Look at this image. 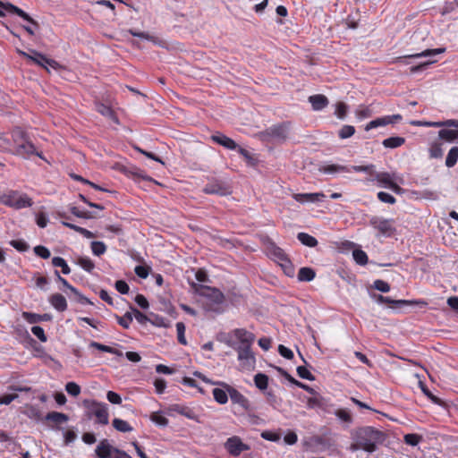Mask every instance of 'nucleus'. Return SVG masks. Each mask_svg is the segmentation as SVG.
<instances>
[{"label":"nucleus","mask_w":458,"mask_h":458,"mask_svg":"<svg viewBox=\"0 0 458 458\" xmlns=\"http://www.w3.org/2000/svg\"><path fill=\"white\" fill-rule=\"evenodd\" d=\"M351 452L362 450L368 454L375 453L387 438L385 431L372 426H360L351 430Z\"/></svg>","instance_id":"f257e3e1"},{"label":"nucleus","mask_w":458,"mask_h":458,"mask_svg":"<svg viewBox=\"0 0 458 458\" xmlns=\"http://www.w3.org/2000/svg\"><path fill=\"white\" fill-rule=\"evenodd\" d=\"M0 202L15 209L29 208L33 204L32 199L27 194H19L16 191L0 194Z\"/></svg>","instance_id":"f03ea898"},{"label":"nucleus","mask_w":458,"mask_h":458,"mask_svg":"<svg viewBox=\"0 0 458 458\" xmlns=\"http://www.w3.org/2000/svg\"><path fill=\"white\" fill-rule=\"evenodd\" d=\"M435 128L445 127L438 131V138L446 142L458 140V120L448 119L441 121V123H430Z\"/></svg>","instance_id":"7ed1b4c3"},{"label":"nucleus","mask_w":458,"mask_h":458,"mask_svg":"<svg viewBox=\"0 0 458 458\" xmlns=\"http://www.w3.org/2000/svg\"><path fill=\"white\" fill-rule=\"evenodd\" d=\"M259 137L263 141H284L288 137V127L285 123H280L267 128L259 133Z\"/></svg>","instance_id":"20e7f679"},{"label":"nucleus","mask_w":458,"mask_h":458,"mask_svg":"<svg viewBox=\"0 0 458 458\" xmlns=\"http://www.w3.org/2000/svg\"><path fill=\"white\" fill-rule=\"evenodd\" d=\"M238 353V360L242 369L250 370L255 368L256 359L251 346H233Z\"/></svg>","instance_id":"39448f33"},{"label":"nucleus","mask_w":458,"mask_h":458,"mask_svg":"<svg viewBox=\"0 0 458 458\" xmlns=\"http://www.w3.org/2000/svg\"><path fill=\"white\" fill-rule=\"evenodd\" d=\"M191 287L197 293L208 298L216 304H221L225 301L224 293L217 288L199 284L196 283H192Z\"/></svg>","instance_id":"423d86ee"},{"label":"nucleus","mask_w":458,"mask_h":458,"mask_svg":"<svg viewBox=\"0 0 458 458\" xmlns=\"http://www.w3.org/2000/svg\"><path fill=\"white\" fill-rule=\"evenodd\" d=\"M369 225L385 236H391L394 233V220L373 216L369 219Z\"/></svg>","instance_id":"0eeeda50"},{"label":"nucleus","mask_w":458,"mask_h":458,"mask_svg":"<svg viewBox=\"0 0 458 458\" xmlns=\"http://www.w3.org/2000/svg\"><path fill=\"white\" fill-rule=\"evenodd\" d=\"M32 55H29L25 52L21 51L20 54L26 58L31 60L34 64L45 68L47 72H49V69L47 68V65L52 67L53 69H57L59 67V64L55 61L54 59H50L47 57L45 55L36 51H31Z\"/></svg>","instance_id":"6e6552de"},{"label":"nucleus","mask_w":458,"mask_h":458,"mask_svg":"<svg viewBox=\"0 0 458 458\" xmlns=\"http://www.w3.org/2000/svg\"><path fill=\"white\" fill-rule=\"evenodd\" d=\"M445 52V47H439V48H435V49L427 48V49L421 50L420 52H416V53H412V54H409V55H402V56H397L393 59L392 63L393 64H408L406 62V59H408V58L411 59V58H421V57H432L437 55L443 54Z\"/></svg>","instance_id":"1a4fd4ad"},{"label":"nucleus","mask_w":458,"mask_h":458,"mask_svg":"<svg viewBox=\"0 0 458 458\" xmlns=\"http://www.w3.org/2000/svg\"><path fill=\"white\" fill-rule=\"evenodd\" d=\"M225 448L230 455L237 457L242 452L250 450V445L244 444L240 437L233 436L227 438L225 443Z\"/></svg>","instance_id":"9d476101"},{"label":"nucleus","mask_w":458,"mask_h":458,"mask_svg":"<svg viewBox=\"0 0 458 458\" xmlns=\"http://www.w3.org/2000/svg\"><path fill=\"white\" fill-rule=\"evenodd\" d=\"M203 191L207 194H216L219 196H227L232 193L231 187L218 180L209 182L203 188Z\"/></svg>","instance_id":"9b49d317"},{"label":"nucleus","mask_w":458,"mask_h":458,"mask_svg":"<svg viewBox=\"0 0 458 458\" xmlns=\"http://www.w3.org/2000/svg\"><path fill=\"white\" fill-rule=\"evenodd\" d=\"M90 409L91 413L97 417V422L101 425L108 424V411L107 405L103 403L92 401L91 405H87Z\"/></svg>","instance_id":"f8f14e48"},{"label":"nucleus","mask_w":458,"mask_h":458,"mask_svg":"<svg viewBox=\"0 0 458 458\" xmlns=\"http://www.w3.org/2000/svg\"><path fill=\"white\" fill-rule=\"evenodd\" d=\"M373 297L378 303L394 304L395 307H401L403 305L415 304V305L420 306V308H424L428 305L427 301H425L423 300H419V301L397 300V301H394L390 297H386L381 294H374Z\"/></svg>","instance_id":"ddd939ff"},{"label":"nucleus","mask_w":458,"mask_h":458,"mask_svg":"<svg viewBox=\"0 0 458 458\" xmlns=\"http://www.w3.org/2000/svg\"><path fill=\"white\" fill-rule=\"evenodd\" d=\"M13 154L22 157L23 158H29L31 155H36L42 159L44 158L42 154L36 150L34 144L30 140L18 143Z\"/></svg>","instance_id":"4468645a"},{"label":"nucleus","mask_w":458,"mask_h":458,"mask_svg":"<svg viewBox=\"0 0 458 458\" xmlns=\"http://www.w3.org/2000/svg\"><path fill=\"white\" fill-rule=\"evenodd\" d=\"M403 119L402 115L399 114L393 115H386L382 117H378L375 120L370 121L365 127L366 131H369L374 128H377L379 126H386L388 124H394L399 123Z\"/></svg>","instance_id":"2eb2a0df"},{"label":"nucleus","mask_w":458,"mask_h":458,"mask_svg":"<svg viewBox=\"0 0 458 458\" xmlns=\"http://www.w3.org/2000/svg\"><path fill=\"white\" fill-rule=\"evenodd\" d=\"M0 7L4 8L5 11L14 13L23 19L24 21H28L31 25H33L36 29L39 28V24L38 21H36L34 19H32L27 13H25L23 10L19 8L18 6L11 4V3H3L0 1Z\"/></svg>","instance_id":"dca6fc26"},{"label":"nucleus","mask_w":458,"mask_h":458,"mask_svg":"<svg viewBox=\"0 0 458 458\" xmlns=\"http://www.w3.org/2000/svg\"><path fill=\"white\" fill-rule=\"evenodd\" d=\"M216 384L227 390L228 395L233 403H237L243 408H247L249 401L241 392L225 382H216Z\"/></svg>","instance_id":"f3484780"},{"label":"nucleus","mask_w":458,"mask_h":458,"mask_svg":"<svg viewBox=\"0 0 458 458\" xmlns=\"http://www.w3.org/2000/svg\"><path fill=\"white\" fill-rule=\"evenodd\" d=\"M267 251L270 256L278 260L280 263H286V266H288L292 270V262L282 248L277 246L275 242H271L267 245Z\"/></svg>","instance_id":"a211bd4d"},{"label":"nucleus","mask_w":458,"mask_h":458,"mask_svg":"<svg viewBox=\"0 0 458 458\" xmlns=\"http://www.w3.org/2000/svg\"><path fill=\"white\" fill-rule=\"evenodd\" d=\"M210 139L215 143L221 145L224 148L230 150H235L238 148V144L233 139L227 137L226 135L221 132H216V134H213L210 137Z\"/></svg>","instance_id":"6ab92c4d"},{"label":"nucleus","mask_w":458,"mask_h":458,"mask_svg":"<svg viewBox=\"0 0 458 458\" xmlns=\"http://www.w3.org/2000/svg\"><path fill=\"white\" fill-rule=\"evenodd\" d=\"M293 199L301 203L305 202H321L326 198V195L323 192H314V193H295L293 194Z\"/></svg>","instance_id":"aec40b11"},{"label":"nucleus","mask_w":458,"mask_h":458,"mask_svg":"<svg viewBox=\"0 0 458 458\" xmlns=\"http://www.w3.org/2000/svg\"><path fill=\"white\" fill-rule=\"evenodd\" d=\"M235 337L240 341L236 346H251L255 340V335L251 332L243 328H237L233 331Z\"/></svg>","instance_id":"412c9836"},{"label":"nucleus","mask_w":458,"mask_h":458,"mask_svg":"<svg viewBox=\"0 0 458 458\" xmlns=\"http://www.w3.org/2000/svg\"><path fill=\"white\" fill-rule=\"evenodd\" d=\"M114 446L107 439H103L98 445L95 453L98 458H112Z\"/></svg>","instance_id":"4be33fe9"},{"label":"nucleus","mask_w":458,"mask_h":458,"mask_svg":"<svg viewBox=\"0 0 458 458\" xmlns=\"http://www.w3.org/2000/svg\"><path fill=\"white\" fill-rule=\"evenodd\" d=\"M48 301L59 312H64L67 310V301L61 293L52 294L49 297Z\"/></svg>","instance_id":"5701e85b"},{"label":"nucleus","mask_w":458,"mask_h":458,"mask_svg":"<svg viewBox=\"0 0 458 458\" xmlns=\"http://www.w3.org/2000/svg\"><path fill=\"white\" fill-rule=\"evenodd\" d=\"M309 102L311 104L313 110L320 111L327 106L329 101L325 95L316 94L309 97Z\"/></svg>","instance_id":"b1692460"},{"label":"nucleus","mask_w":458,"mask_h":458,"mask_svg":"<svg viewBox=\"0 0 458 458\" xmlns=\"http://www.w3.org/2000/svg\"><path fill=\"white\" fill-rule=\"evenodd\" d=\"M22 318L30 324H37L42 321H50L52 319V315L47 313L40 315L32 312H23Z\"/></svg>","instance_id":"393cba45"},{"label":"nucleus","mask_w":458,"mask_h":458,"mask_svg":"<svg viewBox=\"0 0 458 458\" xmlns=\"http://www.w3.org/2000/svg\"><path fill=\"white\" fill-rule=\"evenodd\" d=\"M394 174L391 175L387 172H375L374 174V179H370L369 181H377L380 186H383L385 188H389L390 184L394 182L393 176Z\"/></svg>","instance_id":"a878e982"},{"label":"nucleus","mask_w":458,"mask_h":458,"mask_svg":"<svg viewBox=\"0 0 458 458\" xmlns=\"http://www.w3.org/2000/svg\"><path fill=\"white\" fill-rule=\"evenodd\" d=\"M405 143V139L400 136H393L383 140L382 145L386 148H396Z\"/></svg>","instance_id":"bb28decb"},{"label":"nucleus","mask_w":458,"mask_h":458,"mask_svg":"<svg viewBox=\"0 0 458 458\" xmlns=\"http://www.w3.org/2000/svg\"><path fill=\"white\" fill-rule=\"evenodd\" d=\"M45 420L55 424H63L68 421L69 417L68 415L62 412L50 411L46 415Z\"/></svg>","instance_id":"cd10ccee"},{"label":"nucleus","mask_w":458,"mask_h":458,"mask_svg":"<svg viewBox=\"0 0 458 458\" xmlns=\"http://www.w3.org/2000/svg\"><path fill=\"white\" fill-rule=\"evenodd\" d=\"M297 276L298 280L301 282H310L315 278L316 273L314 269L303 267L300 268Z\"/></svg>","instance_id":"c85d7f7f"},{"label":"nucleus","mask_w":458,"mask_h":458,"mask_svg":"<svg viewBox=\"0 0 458 458\" xmlns=\"http://www.w3.org/2000/svg\"><path fill=\"white\" fill-rule=\"evenodd\" d=\"M319 171L324 174H335V173H347L350 169L347 166L341 165H327L321 166Z\"/></svg>","instance_id":"c756f323"},{"label":"nucleus","mask_w":458,"mask_h":458,"mask_svg":"<svg viewBox=\"0 0 458 458\" xmlns=\"http://www.w3.org/2000/svg\"><path fill=\"white\" fill-rule=\"evenodd\" d=\"M297 239L301 242V244L311 248L316 247L318 243L315 237L307 233H299L297 234Z\"/></svg>","instance_id":"7c9ffc66"},{"label":"nucleus","mask_w":458,"mask_h":458,"mask_svg":"<svg viewBox=\"0 0 458 458\" xmlns=\"http://www.w3.org/2000/svg\"><path fill=\"white\" fill-rule=\"evenodd\" d=\"M90 346L93 348H96L97 350H99L101 352L112 353V354L117 355L119 357H122L123 355V353L121 351H119L118 349L99 344L98 342H91Z\"/></svg>","instance_id":"2f4dec72"},{"label":"nucleus","mask_w":458,"mask_h":458,"mask_svg":"<svg viewBox=\"0 0 458 458\" xmlns=\"http://www.w3.org/2000/svg\"><path fill=\"white\" fill-rule=\"evenodd\" d=\"M12 139H13V142L15 143V146H17L18 143L29 140V137H28L26 131H23L21 127H16L13 130Z\"/></svg>","instance_id":"473e14b6"},{"label":"nucleus","mask_w":458,"mask_h":458,"mask_svg":"<svg viewBox=\"0 0 458 458\" xmlns=\"http://www.w3.org/2000/svg\"><path fill=\"white\" fill-rule=\"evenodd\" d=\"M23 414L36 421H40L43 419L42 413L39 411V409L33 405L27 406L25 411H23Z\"/></svg>","instance_id":"72a5a7b5"},{"label":"nucleus","mask_w":458,"mask_h":458,"mask_svg":"<svg viewBox=\"0 0 458 458\" xmlns=\"http://www.w3.org/2000/svg\"><path fill=\"white\" fill-rule=\"evenodd\" d=\"M113 427L120 432H131L132 431V427L125 420L122 419L115 418L112 421Z\"/></svg>","instance_id":"f704fd0d"},{"label":"nucleus","mask_w":458,"mask_h":458,"mask_svg":"<svg viewBox=\"0 0 458 458\" xmlns=\"http://www.w3.org/2000/svg\"><path fill=\"white\" fill-rule=\"evenodd\" d=\"M268 380V377L263 373H258L254 376V384L256 387L261 391H264L267 388Z\"/></svg>","instance_id":"c9c22d12"},{"label":"nucleus","mask_w":458,"mask_h":458,"mask_svg":"<svg viewBox=\"0 0 458 458\" xmlns=\"http://www.w3.org/2000/svg\"><path fill=\"white\" fill-rule=\"evenodd\" d=\"M334 414L343 422L347 425H351L353 422V419L350 411L346 409H337Z\"/></svg>","instance_id":"e433bc0d"},{"label":"nucleus","mask_w":458,"mask_h":458,"mask_svg":"<svg viewBox=\"0 0 458 458\" xmlns=\"http://www.w3.org/2000/svg\"><path fill=\"white\" fill-rule=\"evenodd\" d=\"M213 396L216 402H217L220 404H225L228 401V392L225 388H214Z\"/></svg>","instance_id":"4c0bfd02"},{"label":"nucleus","mask_w":458,"mask_h":458,"mask_svg":"<svg viewBox=\"0 0 458 458\" xmlns=\"http://www.w3.org/2000/svg\"><path fill=\"white\" fill-rule=\"evenodd\" d=\"M458 161V147L454 146L449 150L445 158V165L447 167H453Z\"/></svg>","instance_id":"58836bf2"},{"label":"nucleus","mask_w":458,"mask_h":458,"mask_svg":"<svg viewBox=\"0 0 458 458\" xmlns=\"http://www.w3.org/2000/svg\"><path fill=\"white\" fill-rule=\"evenodd\" d=\"M52 265L56 267H61L64 275H69L71 273V268L67 262L61 257H54L52 259Z\"/></svg>","instance_id":"ea45409f"},{"label":"nucleus","mask_w":458,"mask_h":458,"mask_svg":"<svg viewBox=\"0 0 458 458\" xmlns=\"http://www.w3.org/2000/svg\"><path fill=\"white\" fill-rule=\"evenodd\" d=\"M77 264L89 273H91L95 268L94 262L88 257H80L77 260Z\"/></svg>","instance_id":"a19ab883"},{"label":"nucleus","mask_w":458,"mask_h":458,"mask_svg":"<svg viewBox=\"0 0 458 458\" xmlns=\"http://www.w3.org/2000/svg\"><path fill=\"white\" fill-rule=\"evenodd\" d=\"M171 411L182 414L189 419L193 418V411L187 406H183L181 404H173L171 405Z\"/></svg>","instance_id":"79ce46f5"},{"label":"nucleus","mask_w":458,"mask_h":458,"mask_svg":"<svg viewBox=\"0 0 458 458\" xmlns=\"http://www.w3.org/2000/svg\"><path fill=\"white\" fill-rule=\"evenodd\" d=\"M420 389L421 391L423 392V394L435 404H437V405H443L444 404V402L438 398L437 396L434 395L429 390L428 388L425 386L424 383H422L421 381L420 382Z\"/></svg>","instance_id":"37998d69"},{"label":"nucleus","mask_w":458,"mask_h":458,"mask_svg":"<svg viewBox=\"0 0 458 458\" xmlns=\"http://www.w3.org/2000/svg\"><path fill=\"white\" fill-rule=\"evenodd\" d=\"M115 318L121 327L123 328H129L131 323L132 322L133 317L131 312L127 311L123 317L115 315Z\"/></svg>","instance_id":"c03bdc74"},{"label":"nucleus","mask_w":458,"mask_h":458,"mask_svg":"<svg viewBox=\"0 0 458 458\" xmlns=\"http://www.w3.org/2000/svg\"><path fill=\"white\" fill-rule=\"evenodd\" d=\"M352 257L355 262L360 266H364L368 263V255L362 250H354L352 251Z\"/></svg>","instance_id":"a18cd8bd"},{"label":"nucleus","mask_w":458,"mask_h":458,"mask_svg":"<svg viewBox=\"0 0 458 458\" xmlns=\"http://www.w3.org/2000/svg\"><path fill=\"white\" fill-rule=\"evenodd\" d=\"M128 32L131 36H133V37H137V38H142V39H146V40L151 41L153 43H157V38H155L154 36L149 35L147 32L138 31V30H133V29H130L128 30Z\"/></svg>","instance_id":"49530a36"},{"label":"nucleus","mask_w":458,"mask_h":458,"mask_svg":"<svg viewBox=\"0 0 458 458\" xmlns=\"http://www.w3.org/2000/svg\"><path fill=\"white\" fill-rule=\"evenodd\" d=\"M91 250L94 255L101 256L106 250V246L103 242H91Z\"/></svg>","instance_id":"de8ad7c7"},{"label":"nucleus","mask_w":458,"mask_h":458,"mask_svg":"<svg viewBox=\"0 0 458 458\" xmlns=\"http://www.w3.org/2000/svg\"><path fill=\"white\" fill-rule=\"evenodd\" d=\"M421 438V436L413 433L406 434L403 437L404 443L411 446H416L420 442Z\"/></svg>","instance_id":"09e8293b"},{"label":"nucleus","mask_w":458,"mask_h":458,"mask_svg":"<svg viewBox=\"0 0 458 458\" xmlns=\"http://www.w3.org/2000/svg\"><path fill=\"white\" fill-rule=\"evenodd\" d=\"M429 156L431 158H441L443 157V149L440 143L435 142L430 146Z\"/></svg>","instance_id":"8fccbe9b"},{"label":"nucleus","mask_w":458,"mask_h":458,"mask_svg":"<svg viewBox=\"0 0 458 458\" xmlns=\"http://www.w3.org/2000/svg\"><path fill=\"white\" fill-rule=\"evenodd\" d=\"M355 132V128L352 125H344L339 132L338 136L341 139H347L352 137Z\"/></svg>","instance_id":"3c124183"},{"label":"nucleus","mask_w":458,"mask_h":458,"mask_svg":"<svg viewBox=\"0 0 458 458\" xmlns=\"http://www.w3.org/2000/svg\"><path fill=\"white\" fill-rule=\"evenodd\" d=\"M33 250L37 256L44 259H47L51 256L50 250L43 245H38L34 247Z\"/></svg>","instance_id":"603ef678"},{"label":"nucleus","mask_w":458,"mask_h":458,"mask_svg":"<svg viewBox=\"0 0 458 458\" xmlns=\"http://www.w3.org/2000/svg\"><path fill=\"white\" fill-rule=\"evenodd\" d=\"M297 374L301 378L307 379L310 381L315 380V377L310 373V371L304 366L297 367Z\"/></svg>","instance_id":"864d4df0"},{"label":"nucleus","mask_w":458,"mask_h":458,"mask_svg":"<svg viewBox=\"0 0 458 458\" xmlns=\"http://www.w3.org/2000/svg\"><path fill=\"white\" fill-rule=\"evenodd\" d=\"M260 436L263 439L271 441V442H278L281 438L280 434L276 433L271 430H264L261 432Z\"/></svg>","instance_id":"5fc2aeb1"},{"label":"nucleus","mask_w":458,"mask_h":458,"mask_svg":"<svg viewBox=\"0 0 458 458\" xmlns=\"http://www.w3.org/2000/svg\"><path fill=\"white\" fill-rule=\"evenodd\" d=\"M176 330H177V339H178V342L182 344V345H186L187 344V341L185 339V336H184V332H185V326L182 322H178L176 323Z\"/></svg>","instance_id":"6e6d98bb"},{"label":"nucleus","mask_w":458,"mask_h":458,"mask_svg":"<svg viewBox=\"0 0 458 458\" xmlns=\"http://www.w3.org/2000/svg\"><path fill=\"white\" fill-rule=\"evenodd\" d=\"M65 390L72 396H78L81 394V386L75 382H68Z\"/></svg>","instance_id":"4d7b16f0"},{"label":"nucleus","mask_w":458,"mask_h":458,"mask_svg":"<svg viewBox=\"0 0 458 458\" xmlns=\"http://www.w3.org/2000/svg\"><path fill=\"white\" fill-rule=\"evenodd\" d=\"M458 8V0H445V5L442 10V13H452Z\"/></svg>","instance_id":"13d9d810"},{"label":"nucleus","mask_w":458,"mask_h":458,"mask_svg":"<svg viewBox=\"0 0 458 458\" xmlns=\"http://www.w3.org/2000/svg\"><path fill=\"white\" fill-rule=\"evenodd\" d=\"M436 60H428L426 62L420 63L417 65H413L410 68L411 73H417L426 70L430 64H434Z\"/></svg>","instance_id":"bf43d9fd"},{"label":"nucleus","mask_w":458,"mask_h":458,"mask_svg":"<svg viewBox=\"0 0 458 458\" xmlns=\"http://www.w3.org/2000/svg\"><path fill=\"white\" fill-rule=\"evenodd\" d=\"M348 110V106L344 102H339L336 104L335 115L343 120L346 117Z\"/></svg>","instance_id":"052dcab7"},{"label":"nucleus","mask_w":458,"mask_h":458,"mask_svg":"<svg viewBox=\"0 0 458 458\" xmlns=\"http://www.w3.org/2000/svg\"><path fill=\"white\" fill-rule=\"evenodd\" d=\"M10 244L21 252L27 251L30 248L29 244L23 240H13L10 242Z\"/></svg>","instance_id":"680f3d73"},{"label":"nucleus","mask_w":458,"mask_h":458,"mask_svg":"<svg viewBox=\"0 0 458 458\" xmlns=\"http://www.w3.org/2000/svg\"><path fill=\"white\" fill-rule=\"evenodd\" d=\"M235 150H237L244 157L249 165H254L256 164L255 158L247 149L238 146Z\"/></svg>","instance_id":"e2e57ef3"},{"label":"nucleus","mask_w":458,"mask_h":458,"mask_svg":"<svg viewBox=\"0 0 458 458\" xmlns=\"http://www.w3.org/2000/svg\"><path fill=\"white\" fill-rule=\"evenodd\" d=\"M71 213L77 216V217H80V218H84V219H90V218H93L94 216L91 212H89V211H81L79 210L78 208L76 207H72L71 208Z\"/></svg>","instance_id":"0e129e2a"},{"label":"nucleus","mask_w":458,"mask_h":458,"mask_svg":"<svg viewBox=\"0 0 458 458\" xmlns=\"http://www.w3.org/2000/svg\"><path fill=\"white\" fill-rule=\"evenodd\" d=\"M377 196V199L381 202H384V203H388V204L393 205L396 202V199L393 195H391L387 192H385V191H379Z\"/></svg>","instance_id":"69168bd1"},{"label":"nucleus","mask_w":458,"mask_h":458,"mask_svg":"<svg viewBox=\"0 0 458 458\" xmlns=\"http://www.w3.org/2000/svg\"><path fill=\"white\" fill-rule=\"evenodd\" d=\"M31 332L41 342H43V343L47 342V335L45 334V331H44L43 327H41L39 326H33L31 327Z\"/></svg>","instance_id":"338daca9"},{"label":"nucleus","mask_w":458,"mask_h":458,"mask_svg":"<svg viewBox=\"0 0 458 458\" xmlns=\"http://www.w3.org/2000/svg\"><path fill=\"white\" fill-rule=\"evenodd\" d=\"M374 288L382 293H388L390 291V285L387 282L377 279L374 281Z\"/></svg>","instance_id":"774afa93"}]
</instances>
